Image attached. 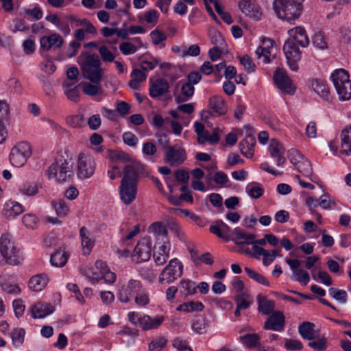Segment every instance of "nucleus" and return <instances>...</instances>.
Instances as JSON below:
<instances>
[{
	"instance_id": "nucleus-1",
	"label": "nucleus",
	"mask_w": 351,
	"mask_h": 351,
	"mask_svg": "<svg viewBox=\"0 0 351 351\" xmlns=\"http://www.w3.org/2000/svg\"><path fill=\"white\" fill-rule=\"evenodd\" d=\"M143 170V166L138 162L127 165L123 170L119 195L121 200L125 205H129L136 199L138 178Z\"/></svg>"
},
{
	"instance_id": "nucleus-2",
	"label": "nucleus",
	"mask_w": 351,
	"mask_h": 351,
	"mask_svg": "<svg viewBox=\"0 0 351 351\" xmlns=\"http://www.w3.org/2000/svg\"><path fill=\"white\" fill-rule=\"evenodd\" d=\"M302 1L274 0L273 2V9L278 18L291 24L301 14Z\"/></svg>"
},
{
	"instance_id": "nucleus-3",
	"label": "nucleus",
	"mask_w": 351,
	"mask_h": 351,
	"mask_svg": "<svg viewBox=\"0 0 351 351\" xmlns=\"http://www.w3.org/2000/svg\"><path fill=\"white\" fill-rule=\"evenodd\" d=\"M77 62L81 66L83 75L92 83L99 84L102 77V69L99 56L95 54H90L84 58L80 56Z\"/></svg>"
},
{
	"instance_id": "nucleus-4",
	"label": "nucleus",
	"mask_w": 351,
	"mask_h": 351,
	"mask_svg": "<svg viewBox=\"0 0 351 351\" xmlns=\"http://www.w3.org/2000/svg\"><path fill=\"white\" fill-rule=\"evenodd\" d=\"M0 252L9 265H18L23 261L19 250L15 246L14 242L8 234H3L0 237Z\"/></svg>"
},
{
	"instance_id": "nucleus-5",
	"label": "nucleus",
	"mask_w": 351,
	"mask_h": 351,
	"mask_svg": "<svg viewBox=\"0 0 351 351\" xmlns=\"http://www.w3.org/2000/svg\"><path fill=\"white\" fill-rule=\"evenodd\" d=\"M348 73L343 69L335 70L330 76L334 86L341 100H348L351 98V80Z\"/></svg>"
},
{
	"instance_id": "nucleus-6",
	"label": "nucleus",
	"mask_w": 351,
	"mask_h": 351,
	"mask_svg": "<svg viewBox=\"0 0 351 351\" xmlns=\"http://www.w3.org/2000/svg\"><path fill=\"white\" fill-rule=\"evenodd\" d=\"M45 173L49 179L56 177L59 182H64L71 176V165L60 156L49 167Z\"/></svg>"
},
{
	"instance_id": "nucleus-7",
	"label": "nucleus",
	"mask_w": 351,
	"mask_h": 351,
	"mask_svg": "<svg viewBox=\"0 0 351 351\" xmlns=\"http://www.w3.org/2000/svg\"><path fill=\"white\" fill-rule=\"evenodd\" d=\"M183 273V265L176 258L170 260L159 276L160 283L170 284L180 278Z\"/></svg>"
},
{
	"instance_id": "nucleus-8",
	"label": "nucleus",
	"mask_w": 351,
	"mask_h": 351,
	"mask_svg": "<svg viewBox=\"0 0 351 351\" xmlns=\"http://www.w3.org/2000/svg\"><path fill=\"white\" fill-rule=\"evenodd\" d=\"M31 154L29 144L27 142H20L12 149L10 161L13 166L21 167L25 165Z\"/></svg>"
},
{
	"instance_id": "nucleus-9",
	"label": "nucleus",
	"mask_w": 351,
	"mask_h": 351,
	"mask_svg": "<svg viewBox=\"0 0 351 351\" xmlns=\"http://www.w3.org/2000/svg\"><path fill=\"white\" fill-rule=\"evenodd\" d=\"M294 40L288 39L283 45V51L289 68L294 71L298 70V61L301 59V51Z\"/></svg>"
},
{
	"instance_id": "nucleus-10",
	"label": "nucleus",
	"mask_w": 351,
	"mask_h": 351,
	"mask_svg": "<svg viewBox=\"0 0 351 351\" xmlns=\"http://www.w3.org/2000/svg\"><path fill=\"white\" fill-rule=\"evenodd\" d=\"M151 254L152 241L149 237H144L137 243L132 256L133 260L138 263L149 261Z\"/></svg>"
},
{
	"instance_id": "nucleus-11",
	"label": "nucleus",
	"mask_w": 351,
	"mask_h": 351,
	"mask_svg": "<svg viewBox=\"0 0 351 351\" xmlns=\"http://www.w3.org/2000/svg\"><path fill=\"white\" fill-rule=\"evenodd\" d=\"M141 288L142 284L139 280H130L126 285H122L119 288L117 298L121 302L128 303L141 291Z\"/></svg>"
},
{
	"instance_id": "nucleus-12",
	"label": "nucleus",
	"mask_w": 351,
	"mask_h": 351,
	"mask_svg": "<svg viewBox=\"0 0 351 351\" xmlns=\"http://www.w3.org/2000/svg\"><path fill=\"white\" fill-rule=\"evenodd\" d=\"M95 160L90 156L80 154L78 156L77 175L79 178L86 179L91 177L95 169Z\"/></svg>"
},
{
	"instance_id": "nucleus-13",
	"label": "nucleus",
	"mask_w": 351,
	"mask_h": 351,
	"mask_svg": "<svg viewBox=\"0 0 351 351\" xmlns=\"http://www.w3.org/2000/svg\"><path fill=\"white\" fill-rule=\"evenodd\" d=\"M165 161L170 166H178L186 159L185 149L178 145L169 146L164 152Z\"/></svg>"
},
{
	"instance_id": "nucleus-14",
	"label": "nucleus",
	"mask_w": 351,
	"mask_h": 351,
	"mask_svg": "<svg viewBox=\"0 0 351 351\" xmlns=\"http://www.w3.org/2000/svg\"><path fill=\"white\" fill-rule=\"evenodd\" d=\"M275 84L284 93L293 95L295 87L287 73L280 69H277L273 77Z\"/></svg>"
},
{
	"instance_id": "nucleus-15",
	"label": "nucleus",
	"mask_w": 351,
	"mask_h": 351,
	"mask_svg": "<svg viewBox=\"0 0 351 351\" xmlns=\"http://www.w3.org/2000/svg\"><path fill=\"white\" fill-rule=\"evenodd\" d=\"M285 317L280 311L273 313L264 324V328L274 331H282L285 327Z\"/></svg>"
},
{
	"instance_id": "nucleus-16",
	"label": "nucleus",
	"mask_w": 351,
	"mask_h": 351,
	"mask_svg": "<svg viewBox=\"0 0 351 351\" xmlns=\"http://www.w3.org/2000/svg\"><path fill=\"white\" fill-rule=\"evenodd\" d=\"M313 91L325 102H330L332 97L326 82L321 79H313L311 81Z\"/></svg>"
},
{
	"instance_id": "nucleus-17",
	"label": "nucleus",
	"mask_w": 351,
	"mask_h": 351,
	"mask_svg": "<svg viewBox=\"0 0 351 351\" xmlns=\"http://www.w3.org/2000/svg\"><path fill=\"white\" fill-rule=\"evenodd\" d=\"M169 84L163 78H159L151 83L149 92V95L155 99L165 95L169 92Z\"/></svg>"
},
{
	"instance_id": "nucleus-18",
	"label": "nucleus",
	"mask_w": 351,
	"mask_h": 351,
	"mask_svg": "<svg viewBox=\"0 0 351 351\" xmlns=\"http://www.w3.org/2000/svg\"><path fill=\"white\" fill-rule=\"evenodd\" d=\"M269 151L271 156L276 158L278 166H281L285 162L286 158L284 155L286 150L282 143L275 139H272L269 145Z\"/></svg>"
},
{
	"instance_id": "nucleus-19",
	"label": "nucleus",
	"mask_w": 351,
	"mask_h": 351,
	"mask_svg": "<svg viewBox=\"0 0 351 351\" xmlns=\"http://www.w3.org/2000/svg\"><path fill=\"white\" fill-rule=\"evenodd\" d=\"M290 40H294V43L302 47H306L309 45V39L304 27L298 26L288 31Z\"/></svg>"
},
{
	"instance_id": "nucleus-20",
	"label": "nucleus",
	"mask_w": 351,
	"mask_h": 351,
	"mask_svg": "<svg viewBox=\"0 0 351 351\" xmlns=\"http://www.w3.org/2000/svg\"><path fill=\"white\" fill-rule=\"evenodd\" d=\"M208 106L210 110L211 115H223L227 112V106L225 104V101L220 96L215 95L211 97L208 101Z\"/></svg>"
},
{
	"instance_id": "nucleus-21",
	"label": "nucleus",
	"mask_w": 351,
	"mask_h": 351,
	"mask_svg": "<svg viewBox=\"0 0 351 351\" xmlns=\"http://www.w3.org/2000/svg\"><path fill=\"white\" fill-rule=\"evenodd\" d=\"M63 43V38L58 34H53L49 36H44L40 39V47L45 51H49L52 47L60 48Z\"/></svg>"
},
{
	"instance_id": "nucleus-22",
	"label": "nucleus",
	"mask_w": 351,
	"mask_h": 351,
	"mask_svg": "<svg viewBox=\"0 0 351 351\" xmlns=\"http://www.w3.org/2000/svg\"><path fill=\"white\" fill-rule=\"evenodd\" d=\"M293 154L298 157L299 163L296 167L298 171L305 177L308 178L311 181H314L312 178L313 169L310 161L304 157V156L298 150L293 151Z\"/></svg>"
},
{
	"instance_id": "nucleus-23",
	"label": "nucleus",
	"mask_w": 351,
	"mask_h": 351,
	"mask_svg": "<svg viewBox=\"0 0 351 351\" xmlns=\"http://www.w3.org/2000/svg\"><path fill=\"white\" fill-rule=\"evenodd\" d=\"M95 267L98 271V275L100 276V280L104 279L108 283H113L116 280V274L111 271L104 261L98 260L95 263Z\"/></svg>"
},
{
	"instance_id": "nucleus-24",
	"label": "nucleus",
	"mask_w": 351,
	"mask_h": 351,
	"mask_svg": "<svg viewBox=\"0 0 351 351\" xmlns=\"http://www.w3.org/2000/svg\"><path fill=\"white\" fill-rule=\"evenodd\" d=\"M171 244L168 240L164 241L158 250L154 253L153 258L155 263L158 265H164L169 257Z\"/></svg>"
},
{
	"instance_id": "nucleus-25",
	"label": "nucleus",
	"mask_w": 351,
	"mask_h": 351,
	"mask_svg": "<svg viewBox=\"0 0 351 351\" xmlns=\"http://www.w3.org/2000/svg\"><path fill=\"white\" fill-rule=\"evenodd\" d=\"M54 311V307L49 303L37 302L32 306V315L34 319L43 318Z\"/></svg>"
},
{
	"instance_id": "nucleus-26",
	"label": "nucleus",
	"mask_w": 351,
	"mask_h": 351,
	"mask_svg": "<svg viewBox=\"0 0 351 351\" xmlns=\"http://www.w3.org/2000/svg\"><path fill=\"white\" fill-rule=\"evenodd\" d=\"M80 236L81 238L83 254L88 255L94 247L95 241L92 238L90 232L84 226L80 228Z\"/></svg>"
},
{
	"instance_id": "nucleus-27",
	"label": "nucleus",
	"mask_w": 351,
	"mask_h": 351,
	"mask_svg": "<svg viewBox=\"0 0 351 351\" xmlns=\"http://www.w3.org/2000/svg\"><path fill=\"white\" fill-rule=\"evenodd\" d=\"M165 317L162 315H158L154 319L150 316L143 315L141 319L140 326L144 330L158 328L164 322Z\"/></svg>"
},
{
	"instance_id": "nucleus-28",
	"label": "nucleus",
	"mask_w": 351,
	"mask_h": 351,
	"mask_svg": "<svg viewBox=\"0 0 351 351\" xmlns=\"http://www.w3.org/2000/svg\"><path fill=\"white\" fill-rule=\"evenodd\" d=\"M255 144V137L252 134L247 135L239 143V149L241 154L247 158L252 157L254 155V147Z\"/></svg>"
},
{
	"instance_id": "nucleus-29",
	"label": "nucleus",
	"mask_w": 351,
	"mask_h": 351,
	"mask_svg": "<svg viewBox=\"0 0 351 351\" xmlns=\"http://www.w3.org/2000/svg\"><path fill=\"white\" fill-rule=\"evenodd\" d=\"M263 44L265 45V46L258 47L256 49L255 53L258 59H261L264 63L268 64L271 62L270 48H271L273 46V42L271 39H267L263 40Z\"/></svg>"
},
{
	"instance_id": "nucleus-30",
	"label": "nucleus",
	"mask_w": 351,
	"mask_h": 351,
	"mask_svg": "<svg viewBox=\"0 0 351 351\" xmlns=\"http://www.w3.org/2000/svg\"><path fill=\"white\" fill-rule=\"evenodd\" d=\"M49 282L48 277L45 274L33 276L28 282V287L34 291H42Z\"/></svg>"
},
{
	"instance_id": "nucleus-31",
	"label": "nucleus",
	"mask_w": 351,
	"mask_h": 351,
	"mask_svg": "<svg viewBox=\"0 0 351 351\" xmlns=\"http://www.w3.org/2000/svg\"><path fill=\"white\" fill-rule=\"evenodd\" d=\"M233 232L237 239L243 240L242 241L237 242L234 239H232L238 246L253 245L254 239L256 238L254 234L247 233L239 227L235 228Z\"/></svg>"
},
{
	"instance_id": "nucleus-32",
	"label": "nucleus",
	"mask_w": 351,
	"mask_h": 351,
	"mask_svg": "<svg viewBox=\"0 0 351 351\" xmlns=\"http://www.w3.org/2000/svg\"><path fill=\"white\" fill-rule=\"evenodd\" d=\"M194 86L190 83L185 82L181 88V94L174 93L176 103L180 104L189 100L194 94Z\"/></svg>"
},
{
	"instance_id": "nucleus-33",
	"label": "nucleus",
	"mask_w": 351,
	"mask_h": 351,
	"mask_svg": "<svg viewBox=\"0 0 351 351\" xmlns=\"http://www.w3.org/2000/svg\"><path fill=\"white\" fill-rule=\"evenodd\" d=\"M341 153L348 156L351 153V125L342 130L341 134Z\"/></svg>"
},
{
	"instance_id": "nucleus-34",
	"label": "nucleus",
	"mask_w": 351,
	"mask_h": 351,
	"mask_svg": "<svg viewBox=\"0 0 351 351\" xmlns=\"http://www.w3.org/2000/svg\"><path fill=\"white\" fill-rule=\"evenodd\" d=\"M315 324L309 322H304L299 325L298 332L303 339L313 340L317 337L315 332Z\"/></svg>"
},
{
	"instance_id": "nucleus-35",
	"label": "nucleus",
	"mask_w": 351,
	"mask_h": 351,
	"mask_svg": "<svg viewBox=\"0 0 351 351\" xmlns=\"http://www.w3.org/2000/svg\"><path fill=\"white\" fill-rule=\"evenodd\" d=\"M258 300V311L264 315H269L275 308V303L274 301L267 299L266 297L258 295L257 297Z\"/></svg>"
},
{
	"instance_id": "nucleus-36",
	"label": "nucleus",
	"mask_w": 351,
	"mask_h": 351,
	"mask_svg": "<svg viewBox=\"0 0 351 351\" xmlns=\"http://www.w3.org/2000/svg\"><path fill=\"white\" fill-rule=\"evenodd\" d=\"M6 206L7 208L4 210V215L7 218L13 219L25 210L23 205L17 202L7 203Z\"/></svg>"
},
{
	"instance_id": "nucleus-37",
	"label": "nucleus",
	"mask_w": 351,
	"mask_h": 351,
	"mask_svg": "<svg viewBox=\"0 0 351 351\" xmlns=\"http://www.w3.org/2000/svg\"><path fill=\"white\" fill-rule=\"evenodd\" d=\"M130 77L132 80L129 82L130 86L134 90L139 88V84L145 81L147 75L138 69H134L132 71Z\"/></svg>"
},
{
	"instance_id": "nucleus-38",
	"label": "nucleus",
	"mask_w": 351,
	"mask_h": 351,
	"mask_svg": "<svg viewBox=\"0 0 351 351\" xmlns=\"http://www.w3.org/2000/svg\"><path fill=\"white\" fill-rule=\"evenodd\" d=\"M245 191L250 197L254 199L260 198L264 193V189L258 182L249 183L245 187Z\"/></svg>"
},
{
	"instance_id": "nucleus-39",
	"label": "nucleus",
	"mask_w": 351,
	"mask_h": 351,
	"mask_svg": "<svg viewBox=\"0 0 351 351\" xmlns=\"http://www.w3.org/2000/svg\"><path fill=\"white\" fill-rule=\"evenodd\" d=\"M68 255L64 251L58 250L51 255L50 262L56 267H63L67 262Z\"/></svg>"
},
{
	"instance_id": "nucleus-40",
	"label": "nucleus",
	"mask_w": 351,
	"mask_h": 351,
	"mask_svg": "<svg viewBox=\"0 0 351 351\" xmlns=\"http://www.w3.org/2000/svg\"><path fill=\"white\" fill-rule=\"evenodd\" d=\"M240 341L249 348H256L260 341L261 337L258 334H246L239 337Z\"/></svg>"
},
{
	"instance_id": "nucleus-41",
	"label": "nucleus",
	"mask_w": 351,
	"mask_h": 351,
	"mask_svg": "<svg viewBox=\"0 0 351 351\" xmlns=\"http://www.w3.org/2000/svg\"><path fill=\"white\" fill-rule=\"evenodd\" d=\"M204 308V304L200 302H189L180 305L177 310L191 313L194 311H202Z\"/></svg>"
},
{
	"instance_id": "nucleus-42",
	"label": "nucleus",
	"mask_w": 351,
	"mask_h": 351,
	"mask_svg": "<svg viewBox=\"0 0 351 351\" xmlns=\"http://www.w3.org/2000/svg\"><path fill=\"white\" fill-rule=\"evenodd\" d=\"M148 232L155 236L167 237L168 234L166 226L161 221L152 223L148 228Z\"/></svg>"
},
{
	"instance_id": "nucleus-43",
	"label": "nucleus",
	"mask_w": 351,
	"mask_h": 351,
	"mask_svg": "<svg viewBox=\"0 0 351 351\" xmlns=\"http://www.w3.org/2000/svg\"><path fill=\"white\" fill-rule=\"evenodd\" d=\"M39 185L36 183L27 182L19 187V192L24 195L34 196L38 193Z\"/></svg>"
},
{
	"instance_id": "nucleus-44",
	"label": "nucleus",
	"mask_w": 351,
	"mask_h": 351,
	"mask_svg": "<svg viewBox=\"0 0 351 351\" xmlns=\"http://www.w3.org/2000/svg\"><path fill=\"white\" fill-rule=\"evenodd\" d=\"M208 324L207 319L204 317H198L195 319L192 324V329L194 332L198 334H204L206 332V328L208 327Z\"/></svg>"
},
{
	"instance_id": "nucleus-45",
	"label": "nucleus",
	"mask_w": 351,
	"mask_h": 351,
	"mask_svg": "<svg viewBox=\"0 0 351 351\" xmlns=\"http://www.w3.org/2000/svg\"><path fill=\"white\" fill-rule=\"evenodd\" d=\"M25 332L23 328H15L12 332V341L14 347H20L24 342Z\"/></svg>"
},
{
	"instance_id": "nucleus-46",
	"label": "nucleus",
	"mask_w": 351,
	"mask_h": 351,
	"mask_svg": "<svg viewBox=\"0 0 351 351\" xmlns=\"http://www.w3.org/2000/svg\"><path fill=\"white\" fill-rule=\"evenodd\" d=\"M0 287L1 290L7 294L19 295L21 291V288L17 285L5 283L1 277Z\"/></svg>"
},
{
	"instance_id": "nucleus-47",
	"label": "nucleus",
	"mask_w": 351,
	"mask_h": 351,
	"mask_svg": "<svg viewBox=\"0 0 351 351\" xmlns=\"http://www.w3.org/2000/svg\"><path fill=\"white\" fill-rule=\"evenodd\" d=\"M245 271L247 274L256 282L259 284L263 285L267 287H269L270 284L269 281L261 274L257 273L250 267H245Z\"/></svg>"
},
{
	"instance_id": "nucleus-48",
	"label": "nucleus",
	"mask_w": 351,
	"mask_h": 351,
	"mask_svg": "<svg viewBox=\"0 0 351 351\" xmlns=\"http://www.w3.org/2000/svg\"><path fill=\"white\" fill-rule=\"evenodd\" d=\"M52 206L56 214L61 217L66 216L69 211V206L63 199H58L56 202H52Z\"/></svg>"
},
{
	"instance_id": "nucleus-49",
	"label": "nucleus",
	"mask_w": 351,
	"mask_h": 351,
	"mask_svg": "<svg viewBox=\"0 0 351 351\" xmlns=\"http://www.w3.org/2000/svg\"><path fill=\"white\" fill-rule=\"evenodd\" d=\"M250 298V295L246 293H243L236 296L234 301L237 304V306H238V308H241L242 310L248 308L252 303V301L248 300Z\"/></svg>"
},
{
	"instance_id": "nucleus-50",
	"label": "nucleus",
	"mask_w": 351,
	"mask_h": 351,
	"mask_svg": "<svg viewBox=\"0 0 351 351\" xmlns=\"http://www.w3.org/2000/svg\"><path fill=\"white\" fill-rule=\"evenodd\" d=\"M22 222L26 228L34 229L37 226L38 219L36 215L33 213H27L23 215Z\"/></svg>"
},
{
	"instance_id": "nucleus-51",
	"label": "nucleus",
	"mask_w": 351,
	"mask_h": 351,
	"mask_svg": "<svg viewBox=\"0 0 351 351\" xmlns=\"http://www.w3.org/2000/svg\"><path fill=\"white\" fill-rule=\"evenodd\" d=\"M328 292L330 296H332L337 301L341 303L345 304L347 301V293L344 290H339L334 287H331L328 289Z\"/></svg>"
},
{
	"instance_id": "nucleus-52",
	"label": "nucleus",
	"mask_w": 351,
	"mask_h": 351,
	"mask_svg": "<svg viewBox=\"0 0 351 351\" xmlns=\"http://www.w3.org/2000/svg\"><path fill=\"white\" fill-rule=\"evenodd\" d=\"M167 342L165 337H158L149 343V351H160L166 346Z\"/></svg>"
},
{
	"instance_id": "nucleus-53",
	"label": "nucleus",
	"mask_w": 351,
	"mask_h": 351,
	"mask_svg": "<svg viewBox=\"0 0 351 351\" xmlns=\"http://www.w3.org/2000/svg\"><path fill=\"white\" fill-rule=\"evenodd\" d=\"M313 44L319 49H326L328 48L327 42L324 34L321 32L315 34L313 38Z\"/></svg>"
},
{
	"instance_id": "nucleus-54",
	"label": "nucleus",
	"mask_w": 351,
	"mask_h": 351,
	"mask_svg": "<svg viewBox=\"0 0 351 351\" xmlns=\"http://www.w3.org/2000/svg\"><path fill=\"white\" fill-rule=\"evenodd\" d=\"M180 287L182 292L185 295H193L196 293L195 283L190 280H182L180 281Z\"/></svg>"
},
{
	"instance_id": "nucleus-55",
	"label": "nucleus",
	"mask_w": 351,
	"mask_h": 351,
	"mask_svg": "<svg viewBox=\"0 0 351 351\" xmlns=\"http://www.w3.org/2000/svg\"><path fill=\"white\" fill-rule=\"evenodd\" d=\"M172 346L177 351H193L188 342L181 337L174 339Z\"/></svg>"
},
{
	"instance_id": "nucleus-56",
	"label": "nucleus",
	"mask_w": 351,
	"mask_h": 351,
	"mask_svg": "<svg viewBox=\"0 0 351 351\" xmlns=\"http://www.w3.org/2000/svg\"><path fill=\"white\" fill-rule=\"evenodd\" d=\"M101 58L104 62H112L114 60L115 56L105 45L101 46L98 49Z\"/></svg>"
},
{
	"instance_id": "nucleus-57",
	"label": "nucleus",
	"mask_w": 351,
	"mask_h": 351,
	"mask_svg": "<svg viewBox=\"0 0 351 351\" xmlns=\"http://www.w3.org/2000/svg\"><path fill=\"white\" fill-rule=\"evenodd\" d=\"M239 8L246 15L250 17L254 16V5H252L248 0H242L239 3Z\"/></svg>"
},
{
	"instance_id": "nucleus-58",
	"label": "nucleus",
	"mask_w": 351,
	"mask_h": 351,
	"mask_svg": "<svg viewBox=\"0 0 351 351\" xmlns=\"http://www.w3.org/2000/svg\"><path fill=\"white\" fill-rule=\"evenodd\" d=\"M119 50L123 55L127 56L135 53L138 47L130 42H123L120 44Z\"/></svg>"
},
{
	"instance_id": "nucleus-59",
	"label": "nucleus",
	"mask_w": 351,
	"mask_h": 351,
	"mask_svg": "<svg viewBox=\"0 0 351 351\" xmlns=\"http://www.w3.org/2000/svg\"><path fill=\"white\" fill-rule=\"evenodd\" d=\"M71 20L76 21L77 23V25L84 26L85 28V31L87 33H89L91 34H97L96 28L88 20H87L86 19H83L82 20H76L74 17H72Z\"/></svg>"
},
{
	"instance_id": "nucleus-60",
	"label": "nucleus",
	"mask_w": 351,
	"mask_h": 351,
	"mask_svg": "<svg viewBox=\"0 0 351 351\" xmlns=\"http://www.w3.org/2000/svg\"><path fill=\"white\" fill-rule=\"evenodd\" d=\"M240 63L244 66L245 69L247 72H253L255 71L256 65L252 61L250 57L247 55H245L239 58Z\"/></svg>"
},
{
	"instance_id": "nucleus-61",
	"label": "nucleus",
	"mask_w": 351,
	"mask_h": 351,
	"mask_svg": "<svg viewBox=\"0 0 351 351\" xmlns=\"http://www.w3.org/2000/svg\"><path fill=\"white\" fill-rule=\"evenodd\" d=\"M99 84H90L85 83L83 87V91L85 94L90 96H95L98 94L100 87L99 86Z\"/></svg>"
},
{
	"instance_id": "nucleus-62",
	"label": "nucleus",
	"mask_w": 351,
	"mask_h": 351,
	"mask_svg": "<svg viewBox=\"0 0 351 351\" xmlns=\"http://www.w3.org/2000/svg\"><path fill=\"white\" fill-rule=\"evenodd\" d=\"M308 346L317 351H324L327 348L326 339L322 337L317 341L309 342Z\"/></svg>"
},
{
	"instance_id": "nucleus-63",
	"label": "nucleus",
	"mask_w": 351,
	"mask_h": 351,
	"mask_svg": "<svg viewBox=\"0 0 351 351\" xmlns=\"http://www.w3.org/2000/svg\"><path fill=\"white\" fill-rule=\"evenodd\" d=\"M134 299L135 303L138 306H145L149 302V297L143 287L141 288V291L134 296Z\"/></svg>"
},
{
	"instance_id": "nucleus-64",
	"label": "nucleus",
	"mask_w": 351,
	"mask_h": 351,
	"mask_svg": "<svg viewBox=\"0 0 351 351\" xmlns=\"http://www.w3.org/2000/svg\"><path fill=\"white\" fill-rule=\"evenodd\" d=\"M152 40L154 45H159L162 42L167 40V36L165 33L154 29L150 33Z\"/></svg>"
}]
</instances>
